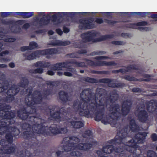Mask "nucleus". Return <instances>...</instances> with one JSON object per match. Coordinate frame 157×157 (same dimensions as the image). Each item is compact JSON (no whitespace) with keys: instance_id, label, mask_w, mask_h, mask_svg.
Here are the masks:
<instances>
[{"instance_id":"nucleus-33","label":"nucleus","mask_w":157,"mask_h":157,"mask_svg":"<svg viewBox=\"0 0 157 157\" xmlns=\"http://www.w3.org/2000/svg\"><path fill=\"white\" fill-rule=\"evenodd\" d=\"M2 81L0 83V93L5 92L10 86V82L8 80L5 79Z\"/></svg>"},{"instance_id":"nucleus-47","label":"nucleus","mask_w":157,"mask_h":157,"mask_svg":"<svg viewBox=\"0 0 157 157\" xmlns=\"http://www.w3.org/2000/svg\"><path fill=\"white\" fill-rule=\"evenodd\" d=\"M138 29L140 31H151V30L152 28L149 27H138V28L137 27V29Z\"/></svg>"},{"instance_id":"nucleus-8","label":"nucleus","mask_w":157,"mask_h":157,"mask_svg":"<svg viewBox=\"0 0 157 157\" xmlns=\"http://www.w3.org/2000/svg\"><path fill=\"white\" fill-rule=\"evenodd\" d=\"M81 80L91 83L100 82L107 83L109 87L113 88H122L125 85V84L121 82L116 83L117 79L113 78H103L98 80L95 78L86 76L82 77Z\"/></svg>"},{"instance_id":"nucleus-31","label":"nucleus","mask_w":157,"mask_h":157,"mask_svg":"<svg viewBox=\"0 0 157 157\" xmlns=\"http://www.w3.org/2000/svg\"><path fill=\"white\" fill-rule=\"evenodd\" d=\"M129 127L132 132H136L140 130L139 126L136 123L135 120L134 119H131L130 121Z\"/></svg>"},{"instance_id":"nucleus-21","label":"nucleus","mask_w":157,"mask_h":157,"mask_svg":"<svg viewBox=\"0 0 157 157\" xmlns=\"http://www.w3.org/2000/svg\"><path fill=\"white\" fill-rule=\"evenodd\" d=\"M0 135L5 133L9 128V125L13 123L11 120L5 119L0 120Z\"/></svg>"},{"instance_id":"nucleus-3","label":"nucleus","mask_w":157,"mask_h":157,"mask_svg":"<svg viewBox=\"0 0 157 157\" xmlns=\"http://www.w3.org/2000/svg\"><path fill=\"white\" fill-rule=\"evenodd\" d=\"M85 94V98L91 101L90 104L91 110L96 112L101 106H107L108 101L115 103L118 99L119 96L116 90L111 91L109 96L107 97V93L104 89L97 88L96 95L94 94L90 89H85L81 92V95Z\"/></svg>"},{"instance_id":"nucleus-63","label":"nucleus","mask_w":157,"mask_h":157,"mask_svg":"<svg viewBox=\"0 0 157 157\" xmlns=\"http://www.w3.org/2000/svg\"><path fill=\"white\" fill-rule=\"evenodd\" d=\"M20 50L22 52H24L26 50H30L29 47L28 46H24L21 47Z\"/></svg>"},{"instance_id":"nucleus-41","label":"nucleus","mask_w":157,"mask_h":157,"mask_svg":"<svg viewBox=\"0 0 157 157\" xmlns=\"http://www.w3.org/2000/svg\"><path fill=\"white\" fill-rule=\"evenodd\" d=\"M123 78L129 81H138V78L134 77H131L129 75H125L123 77Z\"/></svg>"},{"instance_id":"nucleus-45","label":"nucleus","mask_w":157,"mask_h":157,"mask_svg":"<svg viewBox=\"0 0 157 157\" xmlns=\"http://www.w3.org/2000/svg\"><path fill=\"white\" fill-rule=\"evenodd\" d=\"M143 157H157V155L154 151L149 150L147 152V156Z\"/></svg>"},{"instance_id":"nucleus-49","label":"nucleus","mask_w":157,"mask_h":157,"mask_svg":"<svg viewBox=\"0 0 157 157\" xmlns=\"http://www.w3.org/2000/svg\"><path fill=\"white\" fill-rule=\"evenodd\" d=\"M61 41L59 40H56L51 42L50 44L53 46L56 45L61 46Z\"/></svg>"},{"instance_id":"nucleus-12","label":"nucleus","mask_w":157,"mask_h":157,"mask_svg":"<svg viewBox=\"0 0 157 157\" xmlns=\"http://www.w3.org/2000/svg\"><path fill=\"white\" fill-rule=\"evenodd\" d=\"M70 109L66 108L65 107H61L59 110L52 112L50 111V117L54 121H60L62 120H67L68 119Z\"/></svg>"},{"instance_id":"nucleus-42","label":"nucleus","mask_w":157,"mask_h":157,"mask_svg":"<svg viewBox=\"0 0 157 157\" xmlns=\"http://www.w3.org/2000/svg\"><path fill=\"white\" fill-rule=\"evenodd\" d=\"M124 27H125L128 28L136 29L137 27L136 26V23H130L128 24H126L124 25H123Z\"/></svg>"},{"instance_id":"nucleus-46","label":"nucleus","mask_w":157,"mask_h":157,"mask_svg":"<svg viewBox=\"0 0 157 157\" xmlns=\"http://www.w3.org/2000/svg\"><path fill=\"white\" fill-rule=\"evenodd\" d=\"M105 23L108 24L109 25H113L114 24H116L118 22V21H112L109 19H104Z\"/></svg>"},{"instance_id":"nucleus-20","label":"nucleus","mask_w":157,"mask_h":157,"mask_svg":"<svg viewBox=\"0 0 157 157\" xmlns=\"http://www.w3.org/2000/svg\"><path fill=\"white\" fill-rule=\"evenodd\" d=\"M132 101L131 99H127L124 101L121 106L122 115L125 116L129 113L132 107Z\"/></svg>"},{"instance_id":"nucleus-28","label":"nucleus","mask_w":157,"mask_h":157,"mask_svg":"<svg viewBox=\"0 0 157 157\" xmlns=\"http://www.w3.org/2000/svg\"><path fill=\"white\" fill-rule=\"evenodd\" d=\"M126 69L121 68L118 70L119 73L121 72L124 74L127 72H129L132 70H138L139 69V67L135 64H132L125 67Z\"/></svg>"},{"instance_id":"nucleus-22","label":"nucleus","mask_w":157,"mask_h":157,"mask_svg":"<svg viewBox=\"0 0 157 157\" xmlns=\"http://www.w3.org/2000/svg\"><path fill=\"white\" fill-rule=\"evenodd\" d=\"M136 117L139 121L144 123L148 120L149 115L147 112L144 109L139 111L136 113Z\"/></svg>"},{"instance_id":"nucleus-2","label":"nucleus","mask_w":157,"mask_h":157,"mask_svg":"<svg viewBox=\"0 0 157 157\" xmlns=\"http://www.w3.org/2000/svg\"><path fill=\"white\" fill-rule=\"evenodd\" d=\"M126 133H122L121 136H115L113 139L108 141V143L110 144L104 146L102 149L103 152L106 154H110L114 151L119 153V155L121 156H128L129 152H135L139 147L137 144H143L147 136V132H138L135 136V139H132L128 140V143L129 145L122 144L123 139L125 138Z\"/></svg>"},{"instance_id":"nucleus-9","label":"nucleus","mask_w":157,"mask_h":157,"mask_svg":"<svg viewBox=\"0 0 157 157\" xmlns=\"http://www.w3.org/2000/svg\"><path fill=\"white\" fill-rule=\"evenodd\" d=\"M97 33L94 31H89L82 33L81 35V37L84 43H87L91 41L96 42L105 40L107 39H111L113 37L112 35H103L99 38L94 39L97 35Z\"/></svg>"},{"instance_id":"nucleus-27","label":"nucleus","mask_w":157,"mask_h":157,"mask_svg":"<svg viewBox=\"0 0 157 157\" xmlns=\"http://www.w3.org/2000/svg\"><path fill=\"white\" fill-rule=\"evenodd\" d=\"M58 94L59 98L62 102L66 103L70 101L69 97L67 92L61 90L59 92Z\"/></svg>"},{"instance_id":"nucleus-34","label":"nucleus","mask_w":157,"mask_h":157,"mask_svg":"<svg viewBox=\"0 0 157 157\" xmlns=\"http://www.w3.org/2000/svg\"><path fill=\"white\" fill-rule=\"evenodd\" d=\"M23 57H25L26 59L28 60H33L36 59V57H38L36 51L30 54H29V53L27 52L23 54Z\"/></svg>"},{"instance_id":"nucleus-38","label":"nucleus","mask_w":157,"mask_h":157,"mask_svg":"<svg viewBox=\"0 0 157 157\" xmlns=\"http://www.w3.org/2000/svg\"><path fill=\"white\" fill-rule=\"evenodd\" d=\"M50 21L49 19H46L44 17H42L40 19L39 24L41 27L43 25H47L49 23Z\"/></svg>"},{"instance_id":"nucleus-52","label":"nucleus","mask_w":157,"mask_h":157,"mask_svg":"<svg viewBox=\"0 0 157 157\" xmlns=\"http://www.w3.org/2000/svg\"><path fill=\"white\" fill-rule=\"evenodd\" d=\"M95 59L97 60H100L102 59H110V58L108 56H97L95 58Z\"/></svg>"},{"instance_id":"nucleus-48","label":"nucleus","mask_w":157,"mask_h":157,"mask_svg":"<svg viewBox=\"0 0 157 157\" xmlns=\"http://www.w3.org/2000/svg\"><path fill=\"white\" fill-rule=\"evenodd\" d=\"M106 53V52L104 51H97L92 52L90 53L91 56H94L98 55H104Z\"/></svg>"},{"instance_id":"nucleus-51","label":"nucleus","mask_w":157,"mask_h":157,"mask_svg":"<svg viewBox=\"0 0 157 157\" xmlns=\"http://www.w3.org/2000/svg\"><path fill=\"white\" fill-rule=\"evenodd\" d=\"M66 56L69 58H78V55L76 54L74 52L67 54Z\"/></svg>"},{"instance_id":"nucleus-24","label":"nucleus","mask_w":157,"mask_h":157,"mask_svg":"<svg viewBox=\"0 0 157 157\" xmlns=\"http://www.w3.org/2000/svg\"><path fill=\"white\" fill-rule=\"evenodd\" d=\"M20 132V131L18 129L14 127L12 132L7 133L6 134L5 138L7 141L9 143H12L13 137L18 135Z\"/></svg>"},{"instance_id":"nucleus-53","label":"nucleus","mask_w":157,"mask_h":157,"mask_svg":"<svg viewBox=\"0 0 157 157\" xmlns=\"http://www.w3.org/2000/svg\"><path fill=\"white\" fill-rule=\"evenodd\" d=\"M136 26H140L146 25H147L148 23L146 21H142L136 23Z\"/></svg>"},{"instance_id":"nucleus-36","label":"nucleus","mask_w":157,"mask_h":157,"mask_svg":"<svg viewBox=\"0 0 157 157\" xmlns=\"http://www.w3.org/2000/svg\"><path fill=\"white\" fill-rule=\"evenodd\" d=\"M71 64H75L78 67H86L87 66L84 62H78L75 59H71L69 60V63Z\"/></svg>"},{"instance_id":"nucleus-64","label":"nucleus","mask_w":157,"mask_h":157,"mask_svg":"<svg viewBox=\"0 0 157 157\" xmlns=\"http://www.w3.org/2000/svg\"><path fill=\"white\" fill-rule=\"evenodd\" d=\"M87 53V51L85 49H80L78 50L77 52V53H78L79 54H85Z\"/></svg>"},{"instance_id":"nucleus-57","label":"nucleus","mask_w":157,"mask_h":157,"mask_svg":"<svg viewBox=\"0 0 157 157\" xmlns=\"http://www.w3.org/2000/svg\"><path fill=\"white\" fill-rule=\"evenodd\" d=\"M98 24H101L103 22V20L101 18H96L94 21Z\"/></svg>"},{"instance_id":"nucleus-44","label":"nucleus","mask_w":157,"mask_h":157,"mask_svg":"<svg viewBox=\"0 0 157 157\" xmlns=\"http://www.w3.org/2000/svg\"><path fill=\"white\" fill-rule=\"evenodd\" d=\"M38 46L37 44L35 41H31L29 44V49L32 50L36 48Z\"/></svg>"},{"instance_id":"nucleus-29","label":"nucleus","mask_w":157,"mask_h":157,"mask_svg":"<svg viewBox=\"0 0 157 157\" xmlns=\"http://www.w3.org/2000/svg\"><path fill=\"white\" fill-rule=\"evenodd\" d=\"M44 93L42 94H41L40 91V95L41 97V100L40 101V104H41L43 102V99H46L48 96L52 93V89L47 88L44 90Z\"/></svg>"},{"instance_id":"nucleus-17","label":"nucleus","mask_w":157,"mask_h":157,"mask_svg":"<svg viewBox=\"0 0 157 157\" xmlns=\"http://www.w3.org/2000/svg\"><path fill=\"white\" fill-rule=\"evenodd\" d=\"M19 92L18 88L16 87L15 84L12 85L11 87L7 90L6 94L8 95L3 98V100L6 102H10L14 99V96Z\"/></svg>"},{"instance_id":"nucleus-50","label":"nucleus","mask_w":157,"mask_h":157,"mask_svg":"<svg viewBox=\"0 0 157 157\" xmlns=\"http://www.w3.org/2000/svg\"><path fill=\"white\" fill-rule=\"evenodd\" d=\"M92 135V132L91 130H88L86 131L82 134V136L84 138H86V136H90Z\"/></svg>"},{"instance_id":"nucleus-58","label":"nucleus","mask_w":157,"mask_h":157,"mask_svg":"<svg viewBox=\"0 0 157 157\" xmlns=\"http://www.w3.org/2000/svg\"><path fill=\"white\" fill-rule=\"evenodd\" d=\"M73 46L75 48H82V45L81 44L77 42H75L73 44Z\"/></svg>"},{"instance_id":"nucleus-59","label":"nucleus","mask_w":157,"mask_h":157,"mask_svg":"<svg viewBox=\"0 0 157 157\" xmlns=\"http://www.w3.org/2000/svg\"><path fill=\"white\" fill-rule=\"evenodd\" d=\"M71 44V42L69 41H61V46H66L69 45Z\"/></svg>"},{"instance_id":"nucleus-1","label":"nucleus","mask_w":157,"mask_h":157,"mask_svg":"<svg viewBox=\"0 0 157 157\" xmlns=\"http://www.w3.org/2000/svg\"><path fill=\"white\" fill-rule=\"evenodd\" d=\"M41 122L39 124L35 125L33 128L36 131L24 132L23 137L25 139V147L27 149L24 151L21 150L18 151L17 156L18 157H33L35 156H40L42 152L41 145L38 139L39 135H41L45 137L52 136L59 134L66 133L67 130L66 128H58L57 125H53L50 127L45 126V122Z\"/></svg>"},{"instance_id":"nucleus-26","label":"nucleus","mask_w":157,"mask_h":157,"mask_svg":"<svg viewBox=\"0 0 157 157\" xmlns=\"http://www.w3.org/2000/svg\"><path fill=\"white\" fill-rule=\"evenodd\" d=\"M15 146H10L8 145H6L5 146L2 147L0 148L2 154H10L14 153L16 151Z\"/></svg>"},{"instance_id":"nucleus-13","label":"nucleus","mask_w":157,"mask_h":157,"mask_svg":"<svg viewBox=\"0 0 157 157\" xmlns=\"http://www.w3.org/2000/svg\"><path fill=\"white\" fill-rule=\"evenodd\" d=\"M117 14L121 16H128V17H130L132 16H134L136 18L140 17H145L147 15L148 17L153 19H157V13L152 12H121L117 13ZM157 21V19L151 20L150 21L154 22Z\"/></svg>"},{"instance_id":"nucleus-25","label":"nucleus","mask_w":157,"mask_h":157,"mask_svg":"<svg viewBox=\"0 0 157 157\" xmlns=\"http://www.w3.org/2000/svg\"><path fill=\"white\" fill-rule=\"evenodd\" d=\"M2 23L6 25H12L11 27H13L14 26L18 25H22L25 22V21L23 20H20L16 21L13 20H10L7 21L5 19H3L1 20Z\"/></svg>"},{"instance_id":"nucleus-11","label":"nucleus","mask_w":157,"mask_h":157,"mask_svg":"<svg viewBox=\"0 0 157 157\" xmlns=\"http://www.w3.org/2000/svg\"><path fill=\"white\" fill-rule=\"evenodd\" d=\"M41 100L40 91L38 90H35L32 93V89L29 90L25 98V101L27 102L28 106L32 108L35 105L39 104L40 101Z\"/></svg>"},{"instance_id":"nucleus-35","label":"nucleus","mask_w":157,"mask_h":157,"mask_svg":"<svg viewBox=\"0 0 157 157\" xmlns=\"http://www.w3.org/2000/svg\"><path fill=\"white\" fill-rule=\"evenodd\" d=\"M70 123L73 128L76 129L80 128L84 126L83 123L80 121H71Z\"/></svg>"},{"instance_id":"nucleus-6","label":"nucleus","mask_w":157,"mask_h":157,"mask_svg":"<svg viewBox=\"0 0 157 157\" xmlns=\"http://www.w3.org/2000/svg\"><path fill=\"white\" fill-rule=\"evenodd\" d=\"M81 94V93L80 94V97L82 103L78 101H75L73 104V107L79 109V114L80 116L88 118L94 117L95 111L91 110L90 108V103H88L90 101L85 98V94H83L82 96Z\"/></svg>"},{"instance_id":"nucleus-37","label":"nucleus","mask_w":157,"mask_h":157,"mask_svg":"<svg viewBox=\"0 0 157 157\" xmlns=\"http://www.w3.org/2000/svg\"><path fill=\"white\" fill-rule=\"evenodd\" d=\"M29 83V81L26 77L22 78L20 82L18 83V86L21 87L25 88L28 86Z\"/></svg>"},{"instance_id":"nucleus-7","label":"nucleus","mask_w":157,"mask_h":157,"mask_svg":"<svg viewBox=\"0 0 157 157\" xmlns=\"http://www.w3.org/2000/svg\"><path fill=\"white\" fill-rule=\"evenodd\" d=\"M97 143L96 141H93L90 143H80L75 145L74 143L69 144L70 145L64 146L63 148L65 151H72L71 152V155L72 156H80L82 153L77 150L87 151L90 149L93 145H96Z\"/></svg>"},{"instance_id":"nucleus-62","label":"nucleus","mask_w":157,"mask_h":157,"mask_svg":"<svg viewBox=\"0 0 157 157\" xmlns=\"http://www.w3.org/2000/svg\"><path fill=\"white\" fill-rule=\"evenodd\" d=\"M30 26V25L29 23H26L24 24L22 26V28L25 29H28Z\"/></svg>"},{"instance_id":"nucleus-23","label":"nucleus","mask_w":157,"mask_h":157,"mask_svg":"<svg viewBox=\"0 0 157 157\" xmlns=\"http://www.w3.org/2000/svg\"><path fill=\"white\" fill-rule=\"evenodd\" d=\"M146 109L150 113H153L157 109V102L152 100L146 102Z\"/></svg>"},{"instance_id":"nucleus-10","label":"nucleus","mask_w":157,"mask_h":157,"mask_svg":"<svg viewBox=\"0 0 157 157\" xmlns=\"http://www.w3.org/2000/svg\"><path fill=\"white\" fill-rule=\"evenodd\" d=\"M69 61L57 63L52 65L51 69L54 71H60L62 70V68H66L67 71H68L64 72L63 75L68 77L73 76V74L77 75L76 69L75 68H72L70 66L68 65L70 64Z\"/></svg>"},{"instance_id":"nucleus-43","label":"nucleus","mask_w":157,"mask_h":157,"mask_svg":"<svg viewBox=\"0 0 157 157\" xmlns=\"http://www.w3.org/2000/svg\"><path fill=\"white\" fill-rule=\"evenodd\" d=\"M36 52L38 57L41 55H47V49L43 50H36Z\"/></svg>"},{"instance_id":"nucleus-5","label":"nucleus","mask_w":157,"mask_h":157,"mask_svg":"<svg viewBox=\"0 0 157 157\" xmlns=\"http://www.w3.org/2000/svg\"><path fill=\"white\" fill-rule=\"evenodd\" d=\"M32 112L27 111L26 107H23L19 109L17 112V116L22 120H27V123H24L22 125V128L27 130L25 132L32 131L33 132L36 131L34 130L33 127L35 125L38 124H35L36 121L38 119V117L33 115V113H36V109L35 108H32Z\"/></svg>"},{"instance_id":"nucleus-15","label":"nucleus","mask_w":157,"mask_h":157,"mask_svg":"<svg viewBox=\"0 0 157 157\" xmlns=\"http://www.w3.org/2000/svg\"><path fill=\"white\" fill-rule=\"evenodd\" d=\"M11 106L5 103H0V117L4 119L11 120L15 117L14 112L9 111Z\"/></svg>"},{"instance_id":"nucleus-16","label":"nucleus","mask_w":157,"mask_h":157,"mask_svg":"<svg viewBox=\"0 0 157 157\" xmlns=\"http://www.w3.org/2000/svg\"><path fill=\"white\" fill-rule=\"evenodd\" d=\"M1 16L4 17L12 15L16 17H18L16 15H19L23 18H29L33 15V12H1Z\"/></svg>"},{"instance_id":"nucleus-30","label":"nucleus","mask_w":157,"mask_h":157,"mask_svg":"<svg viewBox=\"0 0 157 157\" xmlns=\"http://www.w3.org/2000/svg\"><path fill=\"white\" fill-rule=\"evenodd\" d=\"M51 66L50 62L46 61H39L34 63L33 66L38 68H48Z\"/></svg>"},{"instance_id":"nucleus-54","label":"nucleus","mask_w":157,"mask_h":157,"mask_svg":"<svg viewBox=\"0 0 157 157\" xmlns=\"http://www.w3.org/2000/svg\"><path fill=\"white\" fill-rule=\"evenodd\" d=\"M132 91L134 93H141L142 92V90L138 87H134L132 89Z\"/></svg>"},{"instance_id":"nucleus-18","label":"nucleus","mask_w":157,"mask_h":157,"mask_svg":"<svg viewBox=\"0 0 157 157\" xmlns=\"http://www.w3.org/2000/svg\"><path fill=\"white\" fill-rule=\"evenodd\" d=\"M84 60L86 61V63L90 66H115L117 65V63L113 61L110 62L98 61L94 62L87 59H85Z\"/></svg>"},{"instance_id":"nucleus-60","label":"nucleus","mask_w":157,"mask_h":157,"mask_svg":"<svg viewBox=\"0 0 157 157\" xmlns=\"http://www.w3.org/2000/svg\"><path fill=\"white\" fill-rule=\"evenodd\" d=\"M101 13L103 15L106 16L107 17H112V15H113V13L111 12H103L102 13Z\"/></svg>"},{"instance_id":"nucleus-40","label":"nucleus","mask_w":157,"mask_h":157,"mask_svg":"<svg viewBox=\"0 0 157 157\" xmlns=\"http://www.w3.org/2000/svg\"><path fill=\"white\" fill-rule=\"evenodd\" d=\"M44 69L42 68H37L35 69H31L29 71L30 73L33 74H42L43 73Z\"/></svg>"},{"instance_id":"nucleus-55","label":"nucleus","mask_w":157,"mask_h":157,"mask_svg":"<svg viewBox=\"0 0 157 157\" xmlns=\"http://www.w3.org/2000/svg\"><path fill=\"white\" fill-rule=\"evenodd\" d=\"M113 44L117 45H122L124 44V43L122 41H113L111 42Z\"/></svg>"},{"instance_id":"nucleus-61","label":"nucleus","mask_w":157,"mask_h":157,"mask_svg":"<svg viewBox=\"0 0 157 157\" xmlns=\"http://www.w3.org/2000/svg\"><path fill=\"white\" fill-rule=\"evenodd\" d=\"M16 39L14 38H9L6 39L5 40V41L8 42H12L15 41Z\"/></svg>"},{"instance_id":"nucleus-32","label":"nucleus","mask_w":157,"mask_h":157,"mask_svg":"<svg viewBox=\"0 0 157 157\" xmlns=\"http://www.w3.org/2000/svg\"><path fill=\"white\" fill-rule=\"evenodd\" d=\"M68 139L69 140H68L67 144L66 146L70 145H69V143L71 144L72 143H74L75 144V145H77V144H76L79 142L80 141L79 139L75 136H71L69 137H66L63 138V141H65L67 140Z\"/></svg>"},{"instance_id":"nucleus-19","label":"nucleus","mask_w":157,"mask_h":157,"mask_svg":"<svg viewBox=\"0 0 157 157\" xmlns=\"http://www.w3.org/2000/svg\"><path fill=\"white\" fill-rule=\"evenodd\" d=\"M90 22L86 18L79 20L78 28L81 30H86L93 29L96 27L94 24H90Z\"/></svg>"},{"instance_id":"nucleus-56","label":"nucleus","mask_w":157,"mask_h":157,"mask_svg":"<svg viewBox=\"0 0 157 157\" xmlns=\"http://www.w3.org/2000/svg\"><path fill=\"white\" fill-rule=\"evenodd\" d=\"M151 138L153 141H157V135L155 133H153L151 136Z\"/></svg>"},{"instance_id":"nucleus-39","label":"nucleus","mask_w":157,"mask_h":157,"mask_svg":"<svg viewBox=\"0 0 157 157\" xmlns=\"http://www.w3.org/2000/svg\"><path fill=\"white\" fill-rule=\"evenodd\" d=\"M47 55H52L59 53L58 49L54 48L47 49Z\"/></svg>"},{"instance_id":"nucleus-4","label":"nucleus","mask_w":157,"mask_h":157,"mask_svg":"<svg viewBox=\"0 0 157 157\" xmlns=\"http://www.w3.org/2000/svg\"><path fill=\"white\" fill-rule=\"evenodd\" d=\"M111 103L112 104L108 108V110L111 112L107 114L104 115L105 106H101L95 112L94 118L95 121H101L105 124H116L115 121L117 120L119 118L117 113L120 106L118 104H113V103Z\"/></svg>"},{"instance_id":"nucleus-14","label":"nucleus","mask_w":157,"mask_h":157,"mask_svg":"<svg viewBox=\"0 0 157 157\" xmlns=\"http://www.w3.org/2000/svg\"><path fill=\"white\" fill-rule=\"evenodd\" d=\"M57 15L53 14L51 17L52 21L55 22L56 21L58 17H61L63 16L67 17H72L76 15H95L96 13L83 12H56Z\"/></svg>"}]
</instances>
